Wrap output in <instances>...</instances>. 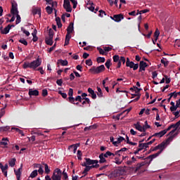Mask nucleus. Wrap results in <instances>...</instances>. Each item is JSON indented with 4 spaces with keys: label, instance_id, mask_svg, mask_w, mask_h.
I'll return each mask as SVG.
<instances>
[{
    "label": "nucleus",
    "instance_id": "34",
    "mask_svg": "<svg viewBox=\"0 0 180 180\" xmlns=\"http://www.w3.org/2000/svg\"><path fill=\"white\" fill-rule=\"evenodd\" d=\"M176 136V134H174L173 136H169L167 139V140L165 141L167 143H169V141H172L174 140V137Z\"/></svg>",
    "mask_w": 180,
    "mask_h": 180
},
{
    "label": "nucleus",
    "instance_id": "63",
    "mask_svg": "<svg viewBox=\"0 0 180 180\" xmlns=\"http://www.w3.org/2000/svg\"><path fill=\"white\" fill-rule=\"evenodd\" d=\"M37 71H39L40 74H41V75H43V74H44V70H43L42 67H39L37 69Z\"/></svg>",
    "mask_w": 180,
    "mask_h": 180
},
{
    "label": "nucleus",
    "instance_id": "43",
    "mask_svg": "<svg viewBox=\"0 0 180 180\" xmlns=\"http://www.w3.org/2000/svg\"><path fill=\"white\" fill-rule=\"evenodd\" d=\"M49 37L52 38L54 37V31L53 30V29L50 28L49 30Z\"/></svg>",
    "mask_w": 180,
    "mask_h": 180
},
{
    "label": "nucleus",
    "instance_id": "49",
    "mask_svg": "<svg viewBox=\"0 0 180 180\" xmlns=\"http://www.w3.org/2000/svg\"><path fill=\"white\" fill-rule=\"evenodd\" d=\"M62 174L63 175V179L64 180H68V174H67V172H65V169L63 170Z\"/></svg>",
    "mask_w": 180,
    "mask_h": 180
},
{
    "label": "nucleus",
    "instance_id": "24",
    "mask_svg": "<svg viewBox=\"0 0 180 180\" xmlns=\"http://www.w3.org/2000/svg\"><path fill=\"white\" fill-rule=\"evenodd\" d=\"M45 43L48 46H53V38H50L49 37H46Z\"/></svg>",
    "mask_w": 180,
    "mask_h": 180
},
{
    "label": "nucleus",
    "instance_id": "11",
    "mask_svg": "<svg viewBox=\"0 0 180 180\" xmlns=\"http://www.w3.org/2000/svg\"><path fill=\"white\" fill-rule=\"evenodd\" d=\"M23 168V165H21L18 169H14L15 174L16 176L17 180H20V176L22 175V169Z\"/></svg>",
    "mask_w": 180,
    "mask_h": 180
},
{
    "label": "nucleus",
    "instance_id": "39",
    "mask_svg": "<svg viewBox=\"0 0 180 180\" xmlns=\"http://www.w3.org/2000/svg\"><path fill=\"white\" fill-rule=\"evenodd\" d=\"M11 129L9 126L0 127V131H8Z\"/></svg>",
    "mask_w": 180,
    "mask_h": 180
},
{
    "label": "nucleus",
    "instance_id": "44",
    "mask_svg": "<svg viewBox=\"0 0 180 180\" xmlns=\"http://www.w3.org/2000/svg\"><path fill=\"white\" fill-rule=\"evenodd\" d=\"M19 43H21V44H24V46H27V41L24 38L19 39Z\"/></svg>",
    "mask_w": 180,
    "mask_h": 180
},
{
    "label": "nucleus",
    "instance_id": "61",
    "mask_svg": "<svg viewBox=\"0 0 180 180\" xmlns=\"http://www.w3.org/2000/svg\"><path fill=\"white\" fill-rule=\"evenodd\" d=\"M165 83L166 84H169V82H171V79L168 78V76L165 75Z\"/></svg>",
    "mask_w": 180,
    "mask_h": 180
},
{
    "label": "nucleus",
    "instance_id": "9",
    "mask_svg": "<svg viewBox=\"0 0 180 180\" xmlns=\"http://www.w3.org/2000/svg\"><path fill=\"white\" fill-rule=\"evenodd\" d=\"M158 150H160L158 153H162L164 150H165V148L167 147V143L165 141L162 142L161 143L158 144L157 146Z\"/></svg>",
    "mask_w": 180,
    "mask_h": 180
},
{
    "label": "nucleus",
    "instance_id": "56",
    "mask_svg": "<svg viewBox=\"0 0 180 180\" xmlns=\"http://www.w3.org/2000/svg\"><path fill=\"white\" fill-rule=\"evenodd\" d=\"M49 95V92L47 91V89H44L42 90V96L46 97Z\"/></svg>",
    "mask_w": 180,
    "mask_h": 180
},
{
    "label": "nucleus",
    "instance_id": "8",
    "mask_svg": "<svg viewBox=\"0 0 180 180\" xmlns=\"http://www.w3.org/2000/svg\"><path fill=\"white\" fill-rule=\"evenodd\" d=\"M73 95H74V90L72 89H69L68 101L70 103H74V102H75V98L72 97Z\"/></svg>",
    "mask_w": 180,
    "mask_h": 180
},
{
    "label": "nucleus",
    "instance_id": "64",
    "mask_svg": "<svg viewBox=\"0 0 180 180\" xmlns=\"http://www.w3.org/2000/svg\"><path fill=\"white\" fill-rule=\"evenodd\" d=\"M176 109H178V107H176V105H173V106L170 107L171 112H175V110H176Z\"/></svg>",
    "mask_w": 180,
    "mask_h": 180
},
{
    "label": "nucleus",
    "instance_id": "21",
    "mask_svg": "<svg viewBox=\"0 0 180 180\" xmlns=\"http://www.w3.org/2000/svg\"><path fill=\"white\" fill-rule=\"evenodd\" d=\"M98 128V125L96 124H94V125H91L89 127H86L84 129V131H89L90 130H95L96 129Z\"/></svg>",
    "mask_w": 180,
    "mask_h": 180
},
{
    "label": "nucleus",
    "instance_id": "1",
    "mask_svg": "<svg viewBox=\"0 0 180 180\" xmlns=\"http://www.w3.org/2000/svg\"><path fill=\"white\" fill-rule=\"evenodd\" d=\"M41 65V58L38 57L36 60H32L31 63L30 62H25L22 65V68L26 70L27 68H30L31 70H37L38 67Z\"/></svg>",
    "mask_w": 180,
    "mask_h": 180
},
{
    "label": "nucleus",
    "instance_id": "16",
    "mask_svg": "<svg viewBox=\"0 0 180 180\" xmlns=\"http://www.w3.org/2000/svg\"><path fill=\"white\" fill-rule=\"evenodd\" d=\"M9 141L8 140L7 138H3L2 139V141L0 142V146H2L1 148H8V142Z\"/></svg>",
    "mask_w": 180,
    "mask_h": 180
},
{
    "label": "nucleus",
    "instance_id": "58",
    "mask_svg": "<svg viewBox=\"0 0 180 180\" xmlns=\"http://www.w3.org/2000/svg\"><path fill=\"white\" fill-rule=\"evenodd\" d=\"M58 94L60 95H61L62 98H63V99H67V94L59 91Z\"/></svg>",
    "mask_w": 180,
    "mask_h": 180
},
{
    "label": "nucleus",
    "instance_id": "22",
    "mask_svg": "<svg viewBox=\"0 0 180 180\" xmlns=\"http://www.w3.org/2000/svg\"><path fill=\"white\" fill-rule=\"evenodd\" d=\"M160 153L159 152H158L155 154L150 155L146 158V160H150V162H151V161H153V160L154 158H157V157H158V155H160Z\"/></svg>",
    "mask_w": 180,
    "mask_h": 180
},
{
    "label": "nucleus",
    "instance_id": "62",
    "mask_svg": "<svg viewBox=\"0 0 180 180\" xmlns=\"http://www.w3.org/2000/svg\"><path fill=\"white\" fill-rule=\"evenodd\" d=\"M5 115V107L1 108V112H0V119Z\"/></svg>",
    "mask_w": 180,
    "mask_h": 180
},
{
    "label": "nucleus",
    "instance_id": "7",
    "mask_svg": "<svg viewBox=\"0 0 180 180\" xmlns=\"http://www.w3.org/2000/svg\"><path fill=\"white\" fill-rule=\"evenodd\" d=\"M110 19H112V20H114L115 22H119L124 19V16H123V14L120 13L114 15L113 17L110 16Z\"/></svg>",
    "mask_w": 180,
    "mask_h": 180
},
{
    "label": "nucleus",
    "instance_id": "26",
    "mask_svg": "<svg viewBox=\"0 0 180 180\" xmlns=\"http://www.w3.org/2000/svg\"><path fill=\"white\" fill-rule=\"evenodd\" d=\"M9 30H11V25H8L7 27H6L4 30L1 31V34H8V33H9Z\"/></svg>",
    "mask_w": 180,
    "mask_h": 180
},
{
    "label": "nucleus",
    "instance_id": "13",
    "mask_svg": "<svg viewBox=\"0 0 180 180\" xmlns=\"http://www.w3.org/2000/svg\"><path fill=\"white\" fill-rule=\"evenodd\" d=\"M74 32V22H70L69 26L67 28V34L68 35L70 36L71 33Z\"/></svg>",
    "mask_w": 180,
    "mask_h": 180
},
{
    "label": "nucleus",
    "instance_id": "23",
    "mask_svg": "<svg viewBox=\"0 0 180 180\" xmlns=\"http://www.w3.org/2000/svg\"><path fill=\"white\" fill-rule=\"evenodd\" d=\"M57 64H61L63 66L68 65V61L67 60L59 59Z\"/></svg>",
    "mask_w": 180,
    "mask_h": 180
},
{
    "label": "nucleus",
    "instance_id": "28",
    "mask_svg": "<svg viewBox=\"0 0 180 180\" xmlns=\"http://www.w3.org/2000/svg\"><path fill=\"white\" fill-rule=\"evenodd\" d=\"M8 164L10 167H15V165L16 164V158H12L8 161Z\"/></svg>",
    "mask_w": 180,
    "mask_h": 180
},
{
    "label": "nucleus",
    "instance_id": "30",
    "mask_svg": "<svg viewBox=\"0 0 180 180\" xmlns=\"http://www.w3.org/2000/svg\"><path fill=\"white\" fill-rule=\"evenodd\" d=\"M46 11L48 15H51V13H53V11H54V8L53 7H50L49 6H48L46 8Z\"/></svg>",
    "mask_w": 180,
    "mask_h": 180
},
{
    "label": "nucleus",
    "instance_id": "31",
    "mask_svg": "<svg viewBox=\"0 0 180 180\" xmlns=\"http://www.w3.org/2000/svg\"><path fill=\"white\" fill-rule=\"evenodd\" d=\"M139 148H142V149H141V151H142V150H144V148H148V146L147 145L146 143H139Z\"/></svg>",
    "mask_w": 180,
    "mask_h": 180
},
{
    "label": "nucleus",
    "instance_id": "18",
    "mask_svg": "<svg viewBox=\"0 0 180 180\" xmlns=\"http://www.w3.org/2000/svg\"><path fill=\"white\" fill-rule=\"evenodd\" d=\"M98 158H100L98 161L99 164H105V162H107L106 158H105L103 153H101L98 156Z\"/></svg>",
    "mask_w": 180,
    "mask_h": 180
},
{
    "label": "nucleus",
    "instance_id": "27",
    "mask_svg": "<svg viewBox=\"0 0 180 180\" xmlns=\"http://www.w3.org/2000/svg\"><path fill=\"white\" fill-rule=\"evenodd\" d=\"M103 155L105 156V158H108V157H115V153L110 152V151H107L105 153H103Z\"/></svg>",
    "mask_w": 180,
    "mask_h": 180
},
{
    "label": "nucleus",
    "instance_id": "45",
    "mask_svg": "<svg viewBox=\"0 0 180 180\" xmlns=\"http://www.w3.org/2000/svg\"><path fill=\"white\" fill-rule=\"evenodd\" d=\"M83 100H84V98L81 97V96H77L75 98V101L76 102H82Z\"/></svg>",
    "mask_w": 180,
    "mask_h": 180
},
{
    "label": "nucleus",
    "instance_id": "60",
    "mask_svg": "<svg viewBox=\"0 0 180 180\" xmlns=\"http://www.w3.org/2000/svg\"><path fill=\"white\" fill-rule=\"evenodd\" d=\"M151 127L150 125H148V123L147 122V121L145 122V126H143V129H145V133H146V130L147 129H150Z\"/></svg>",
    "mask_w": 180,
    "mask_h": 180
},
{
    "label": "nucleus",
    "instance_id": "55",
    "mask_svg": "<svg viewBox=\"0 0 180 180\" xmlns=\"http://www.w3.org/2000/svg\"><path fill=\"white\" fill-rule=\"evenodd\" d=\"M119 61L124 65L126 64V58H124V56H121Z\"/></svg>",
    "mask_w": 180,
    "mask_h": 180
},
{
    "label": "nucleus",
    "instance_id": "54",
    "mask_svg": "<svg viewBox=\"0 0 180 180\" xmlns=\"http://www.w3.org/2000/svg\"><path fill=\"white\" fill-rule=\"evenodd\" d=\"M133 65H134V62L133 61L126 64V67H129V68H133Z\"/></svg>",
    "mask_w": 180,
    "mask_h": 180
},
{
    "label": "nucleus",
    "instance_id": "41",
    "mask_svg": "<svg viewBox=\"0 0 180 180\" xmlns=\"http://www.w3.org/2000/svg\"><path fill=\"white\" fill-rule=\"evenodd\" d=\"M112 59H113L114 63H119V61H120V57H119L118 55H115V56L112 57Z\"/></svg>",
    "mask_w": 180,
    "mask_h": 180
},
{
    "label": "nucleus",
    "instance_id": "38",
    "mask_svg": "<svg viewBox=\"0 0 180 180\" xmlns=\"http://www.w3.org/2000/svg\"><path fill=\"white\" fill-rule=\"evenodd\" d=\"M37 174H38L37 170H34L33 172H32L30 176V178H36V176H37Z\"/></svg>",
    "mask_w": 180,
    "mask_h": 180
},
{
    "label": "nucleus",
    "instance_id": "35",
    "mask_svg": "<svg viewBox=\"0 0 180 180\" xmlns=\"http://www.w3.org/2000/svg\"><path fill=\"white\" fill-rule=\"evenodd\" d=\"M43 165H44L45 174H50V168H49V165L43 163Z\"/></svg>",
    "mask_w": 180,
    "mask_h": 180
},
{
    "label": "nucleus",
    "instance_id": "6",
    "mask_svg": "<svg viewBox=\"0 0 180 180\" xmlns=\"http://www.w3.org/2000/svg\"><path fill=\"white\" fill-rule=\"evenodd\" d=\"M63 8L64 9H65L66 12H69V13L72 12V8H71L70 0H64Z\"/></svg>",
    "mask_w": 180,
    "mask_h": 180
},
{
    "label": "nucleus",
    "instance_id": "40",
    "mask_svg": "<svg viewBox=\"0 0 180 180\" xmlns=\"http://www.w3.org/2000/svg\"><path fill=\"white\" fill-rule=\"evenodd\" d=\"M112 63H111L110 59L107 60V61L105 63V65L106 68H108V70H109L110 68V65Z\"/></svg>",
    "mask_w": 180,
    "mask_h": 180
},
{
    "label": "nucleus",
    "instance_id": "32",
    "mask_svg": "<svg viewBox=\"0 0 180 180\" xmlns=\"http://www.w3.org/2000/svg\"><path fill=\"white\" fill-rule=\"evenodd\" d=\"M159 36H160V31L158 30V28H157L155 32H154V37H155V41L158 40Z\"/></svg>",
    "mask_w": 180,
    "mask_h": 180
},
{
    "label": "nucleus",
    "instance_id": "5",
    "mask_svg": "<svg viewBox=\"0 0 180 180\" xmlns=\"http://www.w3.org/2000/svg\"><path fill=\"white\" fill-rule=\"evenodd\" d=\"M85 167L84 170L82 172V174H84V176L86 175H88V172L92 169V168H99V164L91 165V166H83Z\"/></svg>",
    "mask_w": 180,
    "mask_h": 180
},
{
    "label": "nucleus",
    "instance_id": "10",
    "mask_svg": "<svg viewBox=\"0 0 180 180\" xmlns=\"http://www.w3.org/2000/svg\"><path fill=\"white\" fill-rule=\"evenodd\" d=\"M148 67V65L147 63L144 62L143 60L140 61L139 63V72H141L142 71H146V68Z\"/></svg>",
    "mask_w": 180,
    "mask_h": 180
},
{
    "label": "nucleus",
    "instance_id": "47",
    "mask_svg": "<svg viewBox=\"0 0 180 180\" xmlns=\"http://www.w3.org/2000/svg\"><path fill=\"white\" fill-rule=\"evenodd\" d=\"M82 152L81 150H77V158L78 160H82Z\"/></svg>",
    "mask_w": 180,
    "mask_h": 180
},
{
    "label": "nucleus",
    "instance_id": "4",
    "mask_svg": "<svg viewBox=\"0 0 180 180\" xmlns=\"http://www.w3.org/2000/svg\"><path fill=\"white\" fill-rule=\"evenodd\" d=\"M61 175H63V172H61V169L57 168L53 171V175L51 176V179L52 180L61 179Z\"/></svg>",
    "mask_w": 180,
    "mask_h": 180
},
{
    "label": "nucleus",
    "instance_id": "51",
    "mask_svg": "<svg viewBox=\"0 0 180 180\" xmlns=\"http://www.w3.org/2000/svg\"><path fill=\"white\" fill-rule=\"evenodd\" d=\"M97 50L98 51H99L100 54H101L102 56H105V51L102 49V48L97 47Z\"/></svg>",
    "mask_w": 180,
    "mask_h": 180
},
{
    "label": "nucleus",
    "instance_id": "19",
    "mask_svg": "<svg viewBox=\"0 0 180 180\" xmlns=\"http://www.w3.org/2000/svg\"><path fill=\"white\" fill-rule=\"evenodd\" d=\"M87 91L89 92V94H90V95H91L92 99H96V94L95 93V91L92 89V88L89 87L87 89Z\"/></svg>",
    "mask_w": 180,
    "mask_h": 180
},
{
    "label": "nucleus",
    "instance_id": "33",
    "mask_svg": "<svg viewBox=\"0 0 180 180\" xmlns=\"http://www.w3.org/2000/svg\"><path fill=\"white\" fill-rule=\"evenodd\" d=\"M16 15V20H15V25H19V23L21 22L20 15L19 13H15Z\"/></svg>",
    "mask_w": 180,
    "mask_h": 180
},
{
    "label": "nucleus",
    "instance_id": "25",
    "mask_svg": "<svg viewBox=\"0 0 180 180\" xmlns=\"http://www.w3.org/2000/svg\"><path fill=\"white\" fill-rule=\"evenodd\" d=\"M32 12L33 15H39V18L41 17V10L40 8H34Z\"/></svg>",
    "mask_w": 180,
    "mask_h": 180
},
{
    "label": "nucleus",
    "instance_id": "36",
    "mask_svg": "<svg viewBox=\"0 0 180 180\" xmlns=\"http://www.w3.org/2000/svg\"><path fill=\"white\" fill-rule=\"evenodd\" d=\"M17 133H19V134H21L22 137L25 136V134L23 133V131L20 129L19 128H13Z\"/></svg>",
    "mask_w": 180,
    "mask_h": 180
},
{
    "label": "nucleus",
    "instance_id": "57",
    "mask_svg": "<svg viewBox=\"0 0 180 180\" xmlns=\"http://www.w3.org/2000/svg\"><path fill=\"white\" fill-rule=\"evenodd\" d=\"M51 5L53 9H56L58 5L57 1H51Z\"/></svg>",
    "mask_w": 180,
    "mask_h": 180
},
{
    "label": "nucleus",
    "instance_id": "48",
    "mask_svg": "<svg viewBox=\"0 0 180 180\" xmlns=\"http://www.w3.org/2000/svg\"><path fill=\"white\" fill-rule=\"evenodd\" d=\"M97 63H105V58L104 57H98L97 58Z\"/></svg>",
    "mask_w": 180,
    "mask_h": 180
},
{
    "label": "nucleus",
    "instance_id": "53",
    "mask_svg": "<svg viewBox=\"0 0 180 180\" xmlns=\"http://www.w3.org/2000/svg\"><path fill=\"white\" fill-rule=\"evenodd\" d=\"M56 84L58 85V86H63V79H58L56 81Z\"/></svg>",
    "mask_w": 180,
    "mask_h": 180
},
{
    "label": "nucleus",
    "instance_id": "20",
    "mask_svg": "<svg viewBox=\"0 0 180 180\" xmlns=\"http://www.w3.org/2000/svg\"><path fill=\"white\" fill-rule=\"evenodd\" d=\"M163 136H165V131L162 130L160 131V132L155 133L153 135H152V137H159L161 138Z\"/></svg>",
    "mask_w": 180,
    "mask_h": 180
},
{
    "label": "nucleus",
    "instance_id": "3",
    "mask_svg": "<svg viewBox=\"0 0 180 180\" xmlns=\"http://www.w3.org/2000/svg\"><path fill=\"white\" fill-rule=\"evenodd\" d=\"M85 161L83 164H82V167H86V165H96L99 162V160H92L91 158H84Z\"/></svg>",
    "mask_w": 180,
    "mask_h": 180
},
{
    "label": "nucleus",
    "instance_id": "29",
    "mask_svg": "<svg viewBox=\"0 0 180 180\" xmlns=\"http://www.w3.org/2000/svg\"><path fill=\"white\" fill-rule=\"evenodd\" d=\"M71 39V35L66 34L65 39V46H68L70 44V39Z\"/></svg>",
    "mask_w": 180,
    "mask_h": 180
},
{
    "label": "nucleus",
    "instance_id": "2",
    "mask_svg": "<svg viewBox=\"0 0 180 180\" xmlns=\"http://www.w3.org/2000/svg\"><path fill=\"white\" fill-rule=\"evenodd\" d=\"M105 70V65H101L98 67L93 66L91 68L89 69L90 72L91 74H101V72H103V70Z\"/></svg>",
    "mask_w": 180,
    "mask_h": 180
},
{
    "label": "nucleus",
    "instance_id": "17",
    "mask_svg": "<svg viewBox=\"0 0 180 180\" xmlns=\"http://www.w3.org/2000/svg\"><path fill=\"white\" fill-rule=\"evenodd\" d=\"M122 141H126V139L123 136H119L117 138V141L115 142H113V146H115V147H117V144H120Z\"/></svg>",
    "mask_w": 180,
    "mask_h": 180
},
{
    "label": "nucleus",
    "instance_id": "37",
    "mask_svg": "<svg viewBox=\"0 0 180 180\" xmlns=\"http://www.w3.org/2000/svg\"><path fill=\"white\" fill-rule=\"evenodd\" d=\"M21 31L25 34L27 37L30 36V32L29 31L26 30L25 27H21Z\"/></svg>",
    "mask_w": 180,
    "mask_h": 180
},
{
    "label": "nucleus",
    "instance_id": "14",
    "mask_svg": "<svg viewBox=\"0 0 180 180\" xmlns=\"http://www.w3.org/2000/svg\"><path fill=\"white\" fill-rule=\"evenodd\" d=\"M134 126L135 127V129H136V130H139V131L146 133V129L140 125V122H138L136 124H134Z\"/></svg>",
    "mask_w": 180,
    "mask_h": 180
},
{
    "label": "nucleus",
    "instance_id": "15",
    "mask_svg": "<svg viewBox=\"0 0 180 180\" xmlns=\"http://www.w3.org/2000/svg\"><path fill=\"white\" fill-rule=\"evenodd\" d=\"M29 96H39V91L38 90L33 89H30L28 92Z\"/></svg>",
    "mask_w": 180,
    "mask_h": 180
},
{
    "label": "nucleus",
    "instance_id": "52",
    "mask_svg": "<svg viewBox=\"0 0 180 180\" xmlns=\"http://www.w3.org/2000/svg\"><path fill=\"white\" fill-rule=\"evenodd\" d=\"M103 15L106 16V13L103 10H100L98 16H101V18H103Z\"/></svg>",
    "mask_w": 180,
    "mask_h": 180
},
{
    "label": "nucleus",
    "instance_id": "42",
    "mask_svg": "<svg viewBox=\"0 0 180 180\" xmlns=\"http://www.w3.org/2000/svg\"><path fill=\"white\" fill-rule=\"evenodd\" d=\"M161 63L164 65V67L167 68L168 67V64H169V61L168 60H165L164 58L161 59Z\"/></svg>",
    "mask_w": 180,
    "mask_h": 180
},
{
    "label": "nucleus",
    "instance_id": "12",
    "mask_svg": "<svg viewBox=\"0 0 180 180\" xmlns=\"http://www.w3.org/2000/svg\"><path fill=\"white\" fill-rule=\"evenodd\" d=\"M11 15H15V13H19L18 11V4L12 3V7L11 10Z\"/></svg>",
    "mask_w": 180,
    "mask_h": 180
},
{
    "label": "nucleus",
    "instance_id": "46",
    "mask_svg": "<svg viewBox=\"0 0 180 180\" xmlns=\"http://www.w3.org/2000/svg\"><path fill=\"white\" fill-rule=\"evenodd\" d=\"M169 96H170V98H172V96H173V98H174V99H176V96H178V93H176V92H172V93H170L169 94Z\"/></svg>",
    "mask_w": 180,
    "mask_h": 180
},
{
    "label": "nucleus",
    "instance_id": "50",
    "mask_svg": "<svg viewBox=\"0 0 180 180\" xmlns=\"http://www.w3.org/2000/svg\"><path fill=\"white\" fill-rule=\"evenodd\" d=\"M70 1L73 4V9H75L77 8V5H78V2L76 0H70Z\"/></svg>",
    "mask_w": 180,
    "mask_h": 180
},
{
    "label": "nucleus",
    "instance_id": "59",
    "mask_svg": "<svg viewBox=\"0 0 180 180\" xmlns=\"http://www.w3.org/2000/svg\"><path fill=\"white\" fill-rule=\"evenodd\" d=\"M86 65H89V67H91V65H92V60H91V59L86 60Z\"/></svg>",
    "mask_w": 180,
    "mask_h": 180
}]
</instances>
